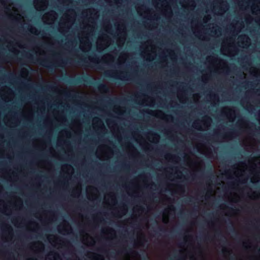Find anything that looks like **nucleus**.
Listing matches in <instances>:
<instances>
[{"instance_id":"1","label":"nucleus","mask_w":260,"mask_h":260,"mask_svg":"<svg viewBox=\"0 0 260 260\" xmlns=\"http://www.w3.org/2000/svg\"><path fill=\"white\" fill-rule=\"evenodd\" d=\"M61 80L69 84L74 85L79 84L84 85H94V86L100 90H108V87L106 84L99 82H94L93 81V79L88 74L77 77L67 76L66 75L62 77Z\"/></svg>"},{"instance_id":"2","label":"nucleus","mask_w":260,"mask_h":260,"mask_svg":"<svg viewBox=\"0 0 260 260\" xmlns=\"http://www.w3.org/2000/svg\"><path fill=\"white\" fill-rule=\"evenodd\" d=\"M36 62L38 64L47 68L51 71L54 70L57 67H63V65L67 63V61L63 59L53 63L49 61V60L47 58L42 59H37Z\"/></svg>"},{"instance_id":"3","label":"nucleus","mask_w":260,"mask_h":260,"mask_svg":"<svg viewBox=\"0 0 260 260\" xmlns=\"http://www.w3.org/2000/svg\"><path fill=\"white\" fill-rule=\"evenodd\" d=\"M104 76L110 79L112 81L121 80V81H128L131 80L132 79L128 77V76H117L114 73H111L110 72H105L104 73Z\"/></svg>"},{"instance_id":"4","label":"nucleus","mask_w":260,"mask_h":260,"mask_svg":"<svg viewBox=\"0 0 260 260\" xmlns=\"http://www.w3.org/2000/svg\"><path fill=\"white\" fill-rule=\"evenodd\" d=\"M91 61L95 64V67L97 68L101 69L100 66H99V61L98 58L96 57V55L95 57H91L90 58Z\"/></svg>"},{"instance_id":"5","label":"nucleus","mask_w":260,"mask_h":260,"mask_svg":"<svg viewBox=\"0 0 260 260\" xmlns=\"http://www.w3.org/2000/svg\"><path fill=\"white\" fill-rule=\"evenodd\" d=\"M29 30L33 34H38V30L35 27H31V28L29 29Z\"/></svg>"},{"instance_id":"6","label":"nucleus","mask_w":260,"mask_h":260,"mask_svg":"<svg viewBox=\"0 0 260 260\" xmlns=\"http://www.w3.org/2000/svg\"><path fill=\"white\" fill-rule=\"evenodd\" d=\"M209 169L207 170L206 171V173L207 174H209L210 175H212V167L211 165H209Z\"/></svg>"},{"instance_id":"7","label":"nucleus","mask_w":260,"mask_h":260,"mask_svg":"<svg viewBox=\"0 0 260 260\" xmlns=\"http://www.w3.org/2000/svg\"><path fill=\"white\" fill-rule=\"evenodd\" d=\"M25 56L30 60L34 59L33 56L30 54L26 53Z\"/></svg>"},{"instance_id":"8","label":"nucleus","mask_w":260,"mask_h":260,"mask_svg":"<svg viewBox=\"0 0 260 260\" xmlns=\"http://www.w3.org/2000/svg\"><path fill=\"white\" fill-rule=\"evenodd\" d=\"M53 254H54V255L55 256V258H60L59 254L55 252H52L50 253L51 255H52Z\"/></svg>"},{"instance_id":"9","label":"nucleus","mask_w":260,"mask_h":260,"mask_svg":"<svg viewBox=\"0 0 260 260\" xmlns=\"http://www.w3.org/2000/svg\"><path fill=\"white\" fill-rule=\"evenodd\" d=\"M76 62L78 64H80V63H81V62H86V61H85V59L81 58V59H80L79 60H78Z\"/></svg>"},{"instance_id":"10","label":"nucleus","mask_w":260,"mask_h":260,"mask_svg":"<svg viewBox=\"0 0 260 260\" xmlns=\"http://www.w3.org/2000/svg\"><path fill=\"white\" fill-rule=\"evenodd\" d=\"M205 119L206 122H210L211 121V119L209 117H208V116H206L205 117Z\"/></svg>"},{"instance_id":"11","label":"nucleus","mask_w":260,"mask_h":260,"mask_svg":"<svg viewBox=\"0 0 260 260\" xmlns=\"http://www.w3.org/2000/svg\"><path fill=\"white\" fill-rule=\"evenodd\" d=\"M158 230L160 232H165L166 231V230L161 226H159Z\"/></svg>"},{"instance_id":"12","label":"nucleus","mask_w":260,"mask_h":260,"mask_svg":"<svg viewBox=\"0 0 260 260\" xmlns=\"http://www.w3.org/2000/svg\"><path fill=\"white\" fill-rule=\"evenodd\" d=\"M244 37H245L247 40L249 41V38L248 37L246 36H240L239 37V39L241 40V39H243Z\"/></svg>"},{"instance_id":"13","label":"nucleus","mask_w":260,"mask_h":260,"mask_svg":"<svg viewBox=\"0 0 260 260\" xmlns=\"http://www.w3.org/2000/svg\"><path fill=\"white\" fill-rule=\"evenodd\" d=\"M166 118H167V119H173V116L171 115H167L166 117H165Z\"/></svg>"},{"instance_id":"14","label":"nucleus","mask_w":260,"mask_h":260,"mask_svg":"<svg viewBox=\"0 0 260 260\" xmlns=\"http://www.w3.org/2000/svg\"><path fill=\"white\" fill-rule=\"evenodd\" d=\"M22 73L24 74H27L28 73V71L27 69H24L22 71Z\"/></svg>"},{"instance_id":"15","label":"nucleus","mask_w":260,"mask_h":260,"mask_svg":"<svg viewBox=\"0 0 260 260\" xmlns=\"http://www.w3.org/2000/svg\"><path fill=\"white\" fill-rule=\"evenodd\" d=\"M230 231H231L232 232L236 233L235 229H234V228L233 226L231 228V229H230Z\"/></svg>"},{"instance_id":"16","label":"nucleus","mask_w":260,"mask_h":260,"mask_svg":"<svg viewBox=\"0 0 260 260\" xmlns=\"http://www.w3.org/2000/svg\"><path fill=\"white\" fill-rule=\"evenodd\" d=\"M146 113L149 114H150V115H152V112L151 111H149V110H147L146 111Z\"/></svg>"},{"instance_id":"17","label":"nucleus","mask_w":260,"mask_h":260,"mask_svg":"<svg viewBox=\"0 0 260 260\" xmlns=\"http://www.w3.org/2000/svg\"><path fill=\"white\" fill-rule=\"evenodd\" d=\"M228 252H229L225 248H224L223 250H222V252L223 253H226Z\"/></svg>"},{"instance_id":"18","label":"nucleus","mask_w":260,"mask_h":260,"mask_svg":"<svg viewBox=\"0 0 260 260\" xmlns=\"http://www.w3.org/2000/svg\"><path fill=\"white\" fill-rule=\"evenodd\" d=\"M199 137H200V138H204V139H206V137H205L204 135H198V136Z\"/></svg>"},{"instance_id":"19","label":"nucleus","mask_w":260,"mask_h":260,"mask_svg":"<svg viewBox=\"0 0 260 260\" xmlns=\"http://www.w3.org/2000/svg\"><path fill=\"white\" fill-rule=\"evenodd\" d=\"M198 126H199V123L198 122H194L193 126H195L196 127H197Z\"/></svg>"},{"instance_id":"20","label":"nucleus","mask_w":260,"mask_h":260,"mask_svg":"<svg viewBox=\"0 0 260 260\" xmlns=\"http://www.w3.org/2000/svg\"><path fill=\"white\" fill-rule=\"evenodd\" d=\"M152 135H153V136H156V137H157V138H159V135H157V134H156V133H152Z\"/></svg>"},{"instance_id":"21","label":"nucleus","mask_w":260,"mask_h":260,"mask_svg":"<svg viewBox=\"0 0 260 260\" xmlns=\"http://www.w3.org/2000/svg\"><path fill=\"white\" fill-rule=\"evenodd\" d=\"M7 227H8V230H11V231H12V227H11V226H10V225H7Z\"/></svg>"},{"instance_id":"22","label":"nucleus","mask_w":260,"mask_h":260,"mask_svg":"<svg viewBox=\"0 0 260 260\" xmlns=\"http://www.w3.org/2000/svg\"><path fill=\"white\" fill-rule=\"evenodd\" d=\"M218 236H220L225 239V237L220 233L218 235Z\"/></svg>"},{"instance_id":"23","label":"nucleus","mask_w":260,"mask_h":260,"mask_svg":"<svg viewBox=\"0 0 260 260\" xmlns=\"http://www.w3.org/2000/svg\"><path fill=\"white\" fill-rule=\"evenodd\" d=\"M170 209L172 210H174L175 209V207L174 206H171L170 207Z\"/></svg>"},{"instance_id":"24","label":"nucleus","mask_w":260,"mask_h":260,"mask_svg":"<svg viewBox=\"0 0 260 260\" xmlns=\"http://www.w3.org/2000/svg\"><path fill=\"white\" fill-rule=\"evenodd\" d=\"M124 207H125V206H123V210L124 211V212L122 213V214H125V211L126 210V209H125Z\"/></svg>"},{"instance_id":"25","label":"nucleus","mask_w":260,"mask_h":260,"mask_svg":"<svg viewBox=\"0 0 260 260\" xmlns=\"http://www.w3.org/2000/svg\"><path fill=\"white\" fill-rule=\"evenodd\" d=\"M167 157H172V155H171L170 154H169L167 155Z\"/></svg>"},{"instance_id":"26","label":"nucleus","mask_w":260,"mask_h":260,"mask_svg":"<svg viewBox=\"0 0 260 260\" xmlns=\"http://www.w3.org/2000/svg\"><path fill=\"white\" fill-rule=\"evenodd\" d=\"M71 61H72V59H68V61L70 63H71V64L72 63Z\"/></svg>"},{"instance_id":"27","label":"nucleus","mask_w":260,"mask_h":260,"mask_svg":"<svg viewBox=\"0 0 260 260\" xmlns=\"http://www.w3.org/2000/svg\"><path fill=\"white\" fill-rule=\"evenodd\" d=\"M187 201H188V202H192L191 198H189V200H187Z\"/></svg>"},{"instance_id":"28","label":"nucleus","mask_w":260,"mask_h":260,"mask_svg":"<svg viewBox=\"0 0 260 260\" xmlns=\"http://www.w3.org/2000/svg\"><path fill=\"white\" fill-rule=\"evenodd\" d=\"M214 98H217V99H218V96H216L215 94L214 95Z\"/></svg>"},{"instance_id":"29","label":"nucleus","mask_w":260,"mask_h":260,"mask_svg":"<svg viewBox=\"0 0 260 260\" xmlns=\"http://www.w3.org/2000/svg\"><path fill=\"white\" fill-rule=\"evenodd\" d=\"M182 214H183V212H181L180 213V215H182Z\"/></svg>"},{"instance_id":"30","label":"nucleus","mask_w":260,"mask_h":260,"mask_svg":"<svg viewBox=\"0 0 260 260\" xmlns=\"http://www.w3.org/2000/svg\"><path fill=\"white\" fill-rule=\"evenodd\" d=\"M175 258H176L179 259V257H177V256H175Z\"/></svg>"},{"instance_id":"31","label":"nucleus","mask_w":260,"mask_h":260,"mask_svg":"<svg viewBox=\"0 0 260 260\" xmlns=\"http://www.w3.org/2000/svg\"><path fill=\"white\" fill-rule=\"evenodd\" d=\"M88 45L89 46L90 45V43H87Z\"/></svg>"},{"instance_id":"32","label":"nucleus","mask_w":260,"mask_h":260,"mask_svg":"<svg viewBox=\"0 0 260 260\" xmlns=\"http://www.w3.org/2000/svg\"><path fill=\"white\" fill-rule=\"evenodd\" d=\"M58 232H59V233H61V231L59 229L58 230Z\"/></svg>"},{"instance_id":"33","label":"nucleus","mask_w":260,"mask_h":260,"mask_svg":"<svg viewBox=\"0 0 260 260\" xmlns=\"http://www.w3.org/2000/svg\"><path fill=\"white\" fill-rule=\"evenodd\" d=\"M141 209L142 210H143V209H144V208H143V207H141Z\"/></svg>"},{"instance_id":"34","label":"nucleus","mask_w":260,"mask_h":260,"mask_svg":"<svg viewBox=\"0 0 260 260\" xmlns=\"http://www.w3.org/2000/svg\"><path fill=\"white\" fill-rule=\"evenodd\" d=\"M95 119H98V121L99 120V118H96Z\"/></svg>"},{"instance_id":"35","label":"nucleus","mask_w":260,"mask_h":260,"mask_svg":"<svg viewBox=\"0 0 260 260\" xmlns=\"http://www.w3.org/2000/svg\"><path fill=\"white\" fill-rule=\"evenodd\" d=\"M233 184H234V183H231V184H230V185H233Z\"/></svg>"}]
</instances>
